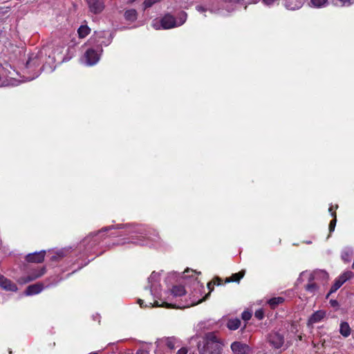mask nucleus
I'll return each instance as SVG.
<instances>
[{
	"label": "nucleus",
	"instance_id": "f257e3e1",
	"mask_svg": "<svg viewBox=\"0 0 354 354\" xmlns=\"http://www.w3.org/2000/svg\"><path fill=\"white\" fill-rule=\"evenodd\" d=\"M200 354H221L222 346L214 332L207 333L203 339V345L198 344Z\"/></svg>",
	"mask_w": 354,
	"mask_h": 354
},
{
	"label": "nucleus",
	"instance_id": "f03ea898",
	"mask_svg": "<svg viewBox=\"0 0 354 354\" xmlns=\"http://www.w3.org/2000/svg\"><path fill=\"white\" fill-rule=\"evenodd\" d=\"M187 17L185 11L180 12L176 19L169 13L165 14L160 21V26L165 30L180 26L186 21Z\"/></svg>",
	"mask_w": 354,
	"mask_h": 354
},
{
	"label": "nucleus",
	"instance_id": "7ed1b4c3",
	"mask_svg": "<svg viewBox=\"0 0 354 354\" xmlns=\"http://www.w3.org/2000/svg\"><path fill=\"white\" fill-rule=\"evenodd\" d=\"M133 234L131 236V242L139 245H148L151 243V240L147 236V230L142 227H136L133 231Z\"/></svg>",
	"mask_w": 354,
	"mask_h": 354
},
{
	"label": "nucleus",
	"instance_id": "20e7f679",
	"mask_svg": "<svg viewBox=\"0 0 354 354\" xmlns=\"http://www.w3.org/2000/svg\"><path fill=\"white\" fill-rule=\"evenodd\" d=\"M102 49L97 47L96 49H88L83 57V62L88 66H93L97 64L100 59Z\"/></svg>",
	"mask_w": 354,
	"mask_h": 354
},
{
	"label": "nucleus",
	"instance_id": "39448f33",
	"mask_svg": "<svg viewBox=\"0 0 354 354\" xmlns=\"http://www.w3.org/2000/svg\"><path fill=\"white\" fill-rule=\"evenodd\" d=\"M269 345L274 349L281 348L284 344V337L279 332L272 331L267 336Z\"/></svg>",
	"mask_w": 354,
	"mask_h": 354
},
{
	"label": "nucleus",
	"instance_id": "423d86ee",
	"mask_svg": "<svg viewBox=\"0 0 354 354\" xmlns=\"http://www.w3.org/2000/svg\"><path fill=\"white\" fill-rule=\"evenodd\" d=\"M353 276V274L351 271L345 272L339 275L335 280L334 283L326 295V298H328L330 294L335 292L347 280L351 279Z\"/></svg>",
	"mask_w": 354,
	"mask_h": 354
},
{
	"label": "nucleus",
	"instance_id": "0eeeda50",
	"mask_svg": "<svg viewBox=\"0 0 354 354\" xmlns=\"http://www.w3.org/2000/svg\"><path fill=\"white\" fill-rule=\"evenodd\" d=\"M45 272H46V268L44 267L41 268H37V269H32L29 272V273L26 279L21 278L19 279V281L20 283H28L31 281H34V280L37 279V278H39L41 276H43Z\"/></svg>",
	"mask_w": 354,
	"mask_h": 354
},
{
	"label": "nucleus",
	"instance_id": "6e6552de",
	"mask_svg": "<svg viewBox=\"0 0 354 354\" xmlns=\"http://www.w3.org/2000/svg\"><path fill=\"white\" fill-rule=\"evenodd\" d=\"M91 12L97 14L101 12L104 8L103 0H86Z\"/></svg>",
	"mask_w": 354,
	"mask_h": 354
},
{
	"label": "nucleus",
	"instance_id": "1a4fd4ad",
	"mask_svg": "<svg viewBox=\"0 0 354 354\" xmlns=\"http://www.w3.org/2000/svg\"><path fill=\"white\" fill-rule=\"evenodd\" d=\"M0 287L7 291L16 292L17 287L15 283L0 274Z\"/></svg>",
	"mask_w": 354,
	"mask_h": 354
},
{
	"label": "nucleus",
	"instance_id": "9d476101",
	"mask_svg": "<svg viewBox=\"0 0 354 354\" xmlns=\"http://www.w3.org/2000/svg\"><path fill=\"white\" fill-rule=\"evenodd\" d=\"M153 273H154V272H152L150 277L148 278L149 290H150V293L152 295L153 298H154V296L153 295V283L155 281V277H153ZM138 303L139 304V305L141 308H144V300L140 299H138ZM154 306H155V299H153L152 302L151 301L149 302V306L153 307ZM147 306H148V305H147V304L145 306V307H147Z\"/></svg>",
	"mask_w": 354,
	"mask_h": 354
},
{
	"label": "nucleus",
	"instance_id": "9b49d317",
	"mask_svg": "<svg viewBox=\"0 0 354 354\" xmlns=\"http://www.w3.org/2000/svg\"><path fill=\"white\" fill-rule=\"evenodd\" d=\"M328 278L329 275L328 272L322 270L314 271L313 273L310 274L311 279H315V281H320V282L323 284L328 281Z\"/></svg>",
	"mask_w": 354,
	"mask_h": 354
},
{
	"label": "nucleus",
	"instance_id": "f8f14e48",
	"mask_svg": "<svg viewBox=\"0 0 354 354\" xmlns=\"http://www.w3.org/2000/svg\"><path fill=\"white\" fill-rule=\"evenodd\" d=\"M45 254V250H41L32 254H28L26 256V259L27 261L31 263H41L44 259Z\"/></svg>",
	"mask_w": 354,
	"mask_h": 354
},
{
	"label": "nucleus",
	"instance_id": "ddd939ff",
	"mask_svg": "<svg viewBox=\"0 0 354 354\" xmlns=\"http://www.w3.org/2000/svg\"><path fill=\"white\" fill-rule=\"evenodd\" d=\"M326 316V313L324 310H317L308 319V325H313L314 324L320 322Z\"/></svg>",
	"mask_w": 354,
	"mask_h": 354
},
{
	"label": "nucleus",
	"instance_id": "4468645a",
	"mask_svg": "<svg viewBox=\"0 0 354 354\" xmlns=\"http://www.w3.org/2000/svg\"><path fill=\"white\" fill-rule=\"evenodd\" d=\"M248 346L239 342H234L231 344V349L234 354H246Z\"/></svg>",
	"mask_w": 354,
	"mask_h": 354
},
{
	"label": "nucleus",
	"instance_id": "2eb2a0df",
	"mask_svg": "<svg viewBox=\"0 0 354 354\" xmlns=\"http://www.w3.org/2000/svg\"><path fill=\"white\" fill-rule=\"evenodd\" d=\"M177 342V339L174 337H166L165 339L156 340V346H159L161 344H165L170 350L175 348V344Z\"/></svg>",
	"mask_w": 354,
	"mask_h": 354
},
{
	"label": "nucleus",
	"instance_id": "dca6fc26",
	"mask_svg": "<svg viewBox=\"0 0 354 354\" xmlns=\"http://www.w3.org/2000/svg\"><path fill=\"white\" fill-rule=\"evenodd\" d=\"M44 286L42 283H35L28 286L25 291L26 295H33L39 293L43 289Z\"/></svg>",
	"mask_w": 354,
	"mask_h": 354
},
{
	"label": "nucleus",
	"instance_id": "f3484780",
	"mask_svg": "<svg viewBox=\"0 0 354 354\" xmlns=\"http://www.w3.org/2000/svg\"><path fill=\"white\" fill-rule=\"evenodd\" d=\"M222 279L218 277H216L212 281H210L207 283V288L209 290V292L205 295V296L201 299V300H199L198 303H201L202 301H205L208 297L209 295H210V292L213 290L214 289V285H217V286H219L222 283Z\"/></svg>",
	"mask_w": 354,
	"mask_h": 354
},
{
	"label": "nucleus",
	"instance_id": "a211bd4d",
	"mask_svg": "<svg viewBox=\"0 0 354 354\" xmlns=\"http://www.w3.org/2000/svg\"><path fill=\"white\" fill-rule=\"evenodd\" d=\"M245 274V271L244 270H242L239 271V272L232 274L231 277H227L225 279V283H230V282H236L239 283L241 279L244 277Z\"/></svg>",
	"mask_w": 354,
	"mask_h": 354
},
{
	"label": "nucleus",
	"instance_id": "6ab92c4d",
	"mask_svg": "<svg viewBox=\"0 0 354 354\" xmlns=\"http://www.w3.org/2000/svg\"><path fill=\"white\" fill-rule=\"evenodd\" d=\"M315 281V279H311L310 277H309L308 283L305 286V289L307 292L315 294L319 290V285Z\"/></svg>",
	"mask_w": 354,
	"mask_h": 354
},
{
	"label": "nucleus",
	"instance_id": "aec40b11",
	"mask_svg": "<svg viewBox=\"0 0 354 354\" xmlns=\"http://www.w3.org/2000/svg\"><path fill=\"white\" fill-rule=\"evenodd\" d=\"M171 291L174 297H181L186 294L185 287L181 285L174 286Z\"/></svg>",
	"mask_w": 354,
	"mask_h": 354
},
{
	"label": "nucleus",
	"instance_id": "412c9836",
	"mask_svg": "<svg viewBox=\"0 0 354 354\" xmlns=\"http://www.w3.org/2000/svg\"><path fill=\"white\" fill-rule=\"evenodd\" d=\"M285 299L282 297H272L268 301V304L272 309L276 308L279 304H283Z\"/></svg>",
	"mask_w": 354,
	"mask_h": 354
},
{
	"label": "nucleus",
	"instance_id": "4be33fe9",
	"mask_svg": "<svg viewBox=\"0 0 354 354\" xmlns=\"http://www.w3.org/2000/svg\"><path fill=\"white\" fill-rule=\"evenodd\" d=\"M241 326V320L239 318L230 319L227 322V327L230 330H235Z\"/></svg>",
	"mask_w": 354,
	"mask_h": 354
},
{
	"label": "nucleus",
	"instance_id": "5701e85b",
	"mask_svg": "<svg viewBox=\"0 0 354 354\" xmlns=\"http://www.w3.org/2000/svg\"><path fill=\"white\" fill-rule=\"evenodd\" d=\"M339 333L345 337H347L350 335L351 328L347 322H343L341 323Z\"/></svg>",
	"mask_w": 354,
	"mask_h": 354
},
{
	"label": "nucleus",
	"instance_id": "b1692460",
	"mask_svg": "<svg viewBox=\"0 0 354 354\" xmlns=\"http://www.w3.org/2000/svg\"><path fill=\"white\" fill-rule=\"evenodd\" d=\"M91 32V29L86 25H82L77 30L80 38L86 37Z\"/></svg>",
	"mask_w": 354,
	"mask_h": 354
},
{
	"label": "nucleus",
	"instance_id": "393cba45",
	"mask_svg": "<svg viewBox=\"0 0 354 354\" xmlns=\"http://www.w3.org/2000/svg\"><path fill=\"white\" fill-rule=\"evenodd\" d=\"M124 17L127 20L133 21L137 19V12L134 9H130L125 12Z\"/></svg>",
	"mask_w": 354,
	"mask_h": 354
},
{
	"label": "nucleus",
	"instance_id": "a878e982",
	"mask_svg": "<svg viewBox=\"0 0 354 354\" xmlns=\"http://www.w3.org/2000/svg\"><path fill=\"white\" fill-rule=\"evenodd\" d=\"M98 234L99 233H97V234H95L94 235H92V236L86 237L84 240L83 243H89L90 242L92 241V243H91V248H92L93 245H96L98 243V240L96 237Z\"/></svg>",
	"mask_w": 354,
	"mask_h": 354
},
{
	"label": "nucleus",
	"instance_id": "bb28decb",
	"mask_svg": "<svg viewBox=\"0 0 354 354\" xmlns=\"http://www.w3.org/2000/svg\"><path fill=\"white\" fill-rule=\"evenodd\" d=\"M201 272H198L197 273L196 272V270H194L192 269H189V268H187L183 274H184V278H187V277H191V278H194L195 279H196V277H195V275L196 274H200Z\"/></svg>",
	"mask_w": 354,
	"mask_h": 354
},
{
	"label": "nucleus",
	"instance_id": "cd10ccee",
	"mask_svg": "<svg viewBox=\"0 0 354 354\" xmlns=\"http://www.w3.org/2000/svg\"><path fill=\"white\" fill-rule=\"evenodd\" d=\"M332 216H333V219L330 221V223H329V232H332L335 230V225H336V223H337V214L336 212H333L332 213Z\"/></svg>",
	"mask_w": 354,
	"mask_h": 354
},
{
	"label": "nucleus",
	"instance_id": "c85d7f7f",
	"mask_svg": "<svg viewBox=\"0 0 354 354\" xmlns=\"http://www.w3.org/2000/svg\"><path fill=\"white\" fill-rule=\"evenodd\" d=\"M310 2L315 7L321 8L328 2V0H310Z\"/></svg>",
	"mask_w": 354,
	"mask_h": 354
},
{
	"label": "nucleus",
	"instance_id": "c756f323",
	"mask_svg": "<svg viewBox=\"0 0 354 354\" xmlns=\"http://www.w3.org/2000/svg\"><path fill=\"white\" fill-rule=\"evenodd\" d=\"M156 307L162 306L169 308H180V306H176V304H169L167 302H162V304H159L158 301H156Z\"/></svg>",
	"mask_w": 354,
	"mask_h": 354
},
{
	"label": "nucleus",
	"instance_id": "7c9ffc66",
	"mask_svg": "<svg viewBox=\"0 0 354 354\" xmlns=\"http://www.w3.org/2000/svg\"><path fill=\"white\" fill-rule=\"evenodd\" d=\"M252 317V313L249 310H244L241 314V318L247 322L250 320Z\"/></svg>",
	"mask_w": 354,
	"mask_h": 354
},
{
	"label": "nucleus",
	"instance_id": "2f4dec72",
	"mask_svg": "<svg viewBox=\"0 0 354 354\" xmlns=\"http://www.w3.org/2000/svg\"><path fill=\"white\" fill-rule=\"evenodd\" d=\"M351 251H349V250L344 251L342 254V259L344 261L348 262V261H350V259H351Z\"/></svg>",
	"mask_w": 354,
	"mask_h": 354
},
{
	"label": "nucleus",
	"instance_id": "473e14b6",
	"mask_svg": "<svg viewBox=\"0 0 354 354\" xmlns=\"http://www.w3.org/2000/svg\"><path fill=\"white\" fill-rule=\"evenodd\" d=\"M254 316L259 320L263 319V317H264V311H263V309H259V310H256V312L254 313Z\"/></svg>",
	"mask_w": 354,
	"mask_h": 354
},
{
	"label": "nucleus",
	"instance_id": "72a5a7b5",
	"mask_svg": "<svg viewBox=\"0 0 354 354\" xmlns=\"http://www.w3.org/2000/svg\"><path fill=\"white\" fill-rule=\"evenodd\" d=\"M155 3V0H145L144 1V8L147 9L148 8H150Z\"/></svg>",
	"mask_w": 354,
	"mask_h": 354
},
{
	"label": "nucleus",
	"instance_id": "f704fd0d",
	"mask_svg": "<svg viewBox=\"0 0 354 354\" xmlns=\"http://www.w3.org/2000/svg\"><path fill=\"white\" fill-rule=\"evenodd\" d=\"M96 35L100 39L101 37H106V36L110 37L111 34L108 31H102V32H100L99 33L96 34Z\"/></svg>",
	"mask_w": 354,
	"mask_h": 354
},
{
	"label": "nucleus",
	"instance_id": "c9c22d12",
	"mask_svg": "<svg viewBox=\"0 0 354 354\" xmlns=\"http://www.w3.org/2000/svg\"><path fill=\"white\" fill-rule=\"evenodd\" d=\"M330 306L333 308L339 307V302L336 299H330L329 301Z\"/></svg>",
	"mask_w": 354,
	"mask_h": 354
},
{
	"label": "nucleus",
	"instance_id": "e433bc0d",
	"mask_svg": "<svg viewBox=\"0 0 354 354\" xmlns=\"http://www.w3.org/2000/svg\"><path fill=\"white\" fill-rule=\"evenodd\" d=\"M342 6H350L351 4V0H338Z\"/></svg>",
	"mask_w": 354,
	"mask_h": 354
},
{
	"label": "nucleus",
	"instance_id": "4c0bfd02",
	"mask_svg": "<svg viewBox=\"0 0 354 354\" xmlns=\"http://www.w3.org/2000/svg\"><path fill=\"white\" fill-rule=\"evenodd\" d=\"M338 208V205H331L329 208H328V212L330 213V214L332 215V213L333 212H336V209Z\"/></svg>",
	"mask_w": 354,
	"mask_h": 354
},
{
	"label": "nucleus",
	"instance_id": "58836bf2",
	"mask_svg": "<svg viewBox=\"0 0 354 354\" xmlns=\"http://www.w3.org/2000/svg\"><path fill=\"white\" fill-rule=\"evenodd\" d=\"M188 350L185 347L180 348L176 354H187Z\"/></svg>",
	"mask_w": 354,
	"mask_h": 354
},
{
	"label": "nucleus",
	"instance_id": "ea45409f",
	"mask_svg": "<svg viewBox=\"0 0 354 354\" xmlns=\"http://www.w3.org/2000/svg\"><path fill=\"white\" fill-rule=\"evenodd\" d=\"M263 3L267 6H270L274 3L276 0H262Z\"/></svg>",
	"mask_w": 354,
	"mask_h": 354
},
{
	"label": "nucleus",
	"instance_id": "a19ab883",
	"mask_svg": "<svg viewBox=\"0 0 354 354\" xmlns=\"http://www.w3.org/2000/svg\"><path fill=\"white\" fill-rule=\"evenodd\" d=\"M196 10L198 11V12H205L206 11V8H205L204 7L201 6H196Z\"/></svg>",
	"mask_w": 354,
	"mask_h": 354
},
{
	"label": "nucleus",
	"instance_id": "79ce46f5",
	"mask_svg": "<svg viewBox=\"0 0 354 354\" xmlns=\"http://www.w3.org/2000/svg\"><path fill=\"white\" fill-rule=\"evenodd\" d=\"M32 62L33 60L31 58H30L29 60L27 62L26 66L28 68L31 67Z\"/></svg>",
	"mask_w": 354,
	"mask_h": 354
},
{
	"label": "nucleus",
	"instance_id": "37998d69",
	"mask_svg": "<svg viewBox=\"0 0 354 354\" xmlns=\"http://www.w3.org/2000/svg\"><path fill=\"white\" fill-rule=\"evenodd\" d=\"M136 354H149V352L147 351H145V350H139Z\"/></svg>",
	"mask_w": 354,
	"mask_h": 354
},
{
	"label": "nucleus",
	"instance_id": "c03bdc74",
	"mask_svg": "<svg viewBox=\"0 0 354 354\" xmlns=\"http://www.w3.org/2000/svg\"><path fill=\"white\" fill-rule=\"evenodd\" d=\"M97 42L100 43L101 44L107 45L110 42V39L108 40L107 43H106L103 41H100V39L97 40Z\"/></svg>",
	"mask_w": 354,
	"mask_h": 354
},
{
	"label": "nucleus",
	"instance_id": "a18cd8bd",
	"mask_svg": "<svg viewBox=\"0 0 354 354\" xmlns=\"http://www.w3.org/2000/svg\"><path fill=\"white\" fill-rule=\"evenodd\" d=\"M297 339L299 341H301L303 339V336L301 335H299L297 336Z\"/></svg>",
	"mask_w": 354,
	"mask_h": 354
},
{
	"label": "nucleus",
	"instance_id": "49530a36",
	"mask_svg": "<svg viewBox=\"0 0 354 354\" xmlns=\"http://www.w3.org/2000/svg\"><path fill=\"white\" fill-rule=\"evenodd\" d=\"M131 2H133L135 1L136 0H129Z\"/></svg>",
	"mask_w": 354,
	"mask_h": 354
},
{
	"label": "nucleus",
	"instance_id": "de8ad7c7",
	"mask_svg": "<svg viewBox=\"0 0 354 354\" xmlns=\"http://www.w3.org/2000/svg\"><path fill=\"white\" fill-rule=\"evenodd\" d=\"M155 20H152V26H154V24H153V22H154Z\"/></svg>",
	"mask_w": 354,
	"mask_h": 354
},
{
	"label": "nucleus",
	"instance_id": "09e8293b",
	"mask_svg": "<svg viewBox=\"0 0 354 354\" xmlns=\"http://www.w3.org/2000/svg\"><path fill=\"white\" fill-rule=\"evenodd\" d=\"M352 267H353V268H354V261H353Z\"/></svg>",
	"mask_w": 354,
	"mask_h": 354
},
{
	"label": "nucleus",
	"instance_id": "8fccbe9b",
	"mask_svg": "<svg viewBox=\"0 0 354 354\" xmlns=\"http://www.w3.org/2000/svg\"><path fill=\"white\" fill-rule=\"evenodd\" d=\"M9 353H10V354H12V351H10L9 352Z\"/></svg>",
	"mask_w": 354,
	"mask_h": 354
}]
</instances>
